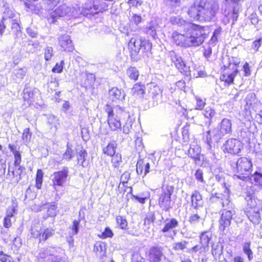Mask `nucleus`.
Instances as JSON below:
<instances>
[{
  "mask_svg": "<svg viewBox=\"0 0 262 262\" xmlns=\"http://www.w3.org/2000/svg\"><path fill=\"white\" fill-rule=\"evenodd\" d=\"M160 92V89L158 86L153 83L150 84L149 93L153 98L159 95Z\"/></svg>",
  "mask_w": 262,
  "mask_h": 262,
  "instance_id": "obj_42",
  "label": "nucleus"
},
{
  "mask_svg": "<svg viewBox=\"0 0 262 262\" xmlns=\"http://www.w3.org/2000/svg\"><path fill=\"white\" fill-rule=\"evenodd\" d=\"M87 156L86 151L84 149H81L78 156V164L82 166H84L83 164L85 161V157Z\"/></svg>",
  "mask_w": 262,
  "mask_h": 262,
  "instance_id": "obj_45",
  "label": "nucleus"
},
{
  "mask_svg": "<svg viewBox=\"0 0 262 262\" xmlns=\"http://www.w3.org/2000/svg\"><path fill=\"white\" fill-rule=\"evenodd\" d=\"M136 166V171L138 174H144L143 177H145L149 172L150 164L142 159L138 160Z\"/></svg>",
  "mask_w": 262,
  "mask_h": 262,
  "instance_id": "obj_17",
  "label": "nucleus"
},
{
  "mask_svg": "<svg viewBox=\"0 0 262 262\" xmlns=\"http://www.w3.org/2000/svg\"><path fill=\"white\" fill-rule=\"evenodd\" d=\"M41 233V228L39 223L34 224V226L32 227L31 234L34 237L37 238L40 236Z\"/></svg>",
  "mask_w": 262,
  "mask_h": 262,
  "instance_id": "obj_33",
  "label": "nucleus"
},
{
  "mask_svg": "<svg viewBox=\"0 0 262 262\" xmlns=\"http://www.w3.org/2000/svg\"><path fill=\"white\" fill-rule=\"evenodd\" d=\"M116 220L117 225L122 229H126L127 227V222L126 219L120 215H118L116 217Z\"/></svg>",
  "mask_w": 262,
  "mask_h": 262,
  "instance_id": "obj_36",
  "label": "nucleus"
},
{
  "mask_svg": "<svg viewBox=\"0 0 262 262\" xmlns=\"http://www.w3.org/2000/svg\"><path fill=\"white\" fill-rule=\"evenodd\" d=\"M17 167L18 168L17 169H15V171H12V174L14 176H18V179L17 181H19L20 179V175L23 172V170L25 169V167L21 166H18Z\"/></svg>",
  "mask_w": 262,
  "mask_h": 262,
  "instance_id": "obj_63",
  "label": "nucleus"
},
{
  "mask_svg": "<svg viewBox=\"0 0 262 262\" xmlns=\"http://www.w3.org/2000/svg\"><path fill=\"white\" fill-rule=\"evenodd\" d=\"M252 167L251 161L246 157H241L236 163V170L237 174L233 176L234 179H239L243 181L249 179V174Z\"/></svg>",
  "mask_w": 262,
  "mask_h": 262,
  "instance_id": "obj_4",
  "label": "nucleus"
},
{
  "mask_svg": "<svg viewBox=\"0 0 262 262\" xmlns=\"http://www.w3.org/2000/svg\"><path fill=\"white\" fill-rule=\"evenodd\" d=\"M17 205L15 203H13L12 205L9 207L7 209L6 212V216L9 217H12L13 216V213H14L16 211V207Z\"/></svg>",
  "mask_w": 262,
  "mask_h": 262,
  "instance_id": "obj_53",
  "label": "nucleus"
},
{
  "mask_svg": "<svg viewBox=\"0 0 262 262\" xmlns=\"http://www.w3.org/2000/svg\"><path fill=\"white\" fill-rule=\"evenodd\" d=\"M105 111L107 114V123L113 131L121 129V120L129 119L130 118L129 113L118 105L112 108L106 104Z\"/></svg>",
  "mask_w": 262,
  "mask_h": 262,
  "instance_id": "obj_1",
  "label": "nucleus"
},
{
  "mask_svg": "<svg viewBox=\"0 0 262 262\" xmlns=\"http://www.w3.org/2000/svg\"><path fill=\"white\" fill-rule=\"evenodd\" d=\"M173 190V187L170 185H167L162 188V192L159 199V205L165 211H169L172 207L171 195Z\"/></svg>",
  "mask_w": 262,
  "mask_h": 262,
  "instance_id": "obj_5",
  "label": "nucleus"
},
{
  "mask_svg": "<svg viewBox=\"0 0 262 262\" xmlns=\"http://www.w3.org/2000/svg\"><path fill=\"white\" fill-rule=\"evenodd\" d=\"M74 157V151L70 147L69 145H67V148L66 152L63 155V158L67 160H70Z\"/></svg>",
  "mask_w": 262,
  "mask_h": 262,
  "instance_id": "obj_46",
  "label": "nucleus"
},
{
  "mask_svg": "<svg viewBox=\"0 0 262 262\" xmlns=\"http://www.w3.org/2000/svg\"><path fill=\"white\" fill-rule=\"evenodd\" d=\"M0 11L3 12V16H14L15 14L13 9L4 4L3 0H0Z\"/></svg>",
  "mask_w": 262,
  "mask_h": 262,
  "instance_id": "obj_26",
  "label": "nucleus"
},
{
  "mask_svg": "<svg viewBox=\"0 0 262 262\" xmlns=\"http://www.w3.org/2000/svg\"><path fill=\"white\" fill-rule=\"evenodd\" d=\"M196 105L195 109L198 110H202L206 104V99L201 98L199 97H195Z\"/></svg>",
  "mask_w": 262,
  "mask_h": 262,
  "instance_id": "obj_43",
  "label": "nucleus"
},
{
  "mask_svg": "<svg viewBox=\"0 0 262 262\" xmlns=\"http://www.w3.org/2000/svg\"><path fill=\"white\" fill-rule=\"evenodd\" d=\"M210 237L207 232H203L200 235V244L208 250Z\"/></svg>",
  "mask_w": 262,
  "mask_h": 262,
  "instance_id": "obj_34",
  "label": "nucleus"
},
{
  "mask_svg": "<svg viewBox=\"0 0 262 262\" xmlns=\"http://www.w3.org/2000/svg\"><path fill=\"white\" fill-rule=\"evenodd\" d=\"M201 148L197 145L191 146L188 150V156L195 162L200 161Z\"/></svg>",
  "mask_w": 262,
  "mask_h": 262,
  "instance_id": "obj_23",
  "label": "nucleus"
},
{
  "mask_svg": "<svg viewBox=\"0 0 262 262\" xmlns=\"http://www.w3.org/2000/svg\"><path fill=\"white\" fill-rule=\"evenodd\" d=\"M31 137V134L30 133V129L29 128H26L24 129L23 134V139L25 142H28Z\"/></svg>",
  "mask_w": 262,
  "mask_h": 262,
  "instance_id": "obj_57",
  "label": "nucleus"
},
{
  "mask_svg": "<svg viewBox=\"0 0 262 262\" xmlns=\"http://www.w3.org/2000/svg\"><path fill=\"white\" fill-rule=\"evenodd\" d=\"M57 207L55 203H48L42 204L41 206H40V209H39V210H41L42 208H47V214L48 216H55L56 215L57 213Z\"/></svg>",
  "mask_w": 262,
  "mask_h": 262,
  "instance_id": "obj_24",
  "label": "nucleus"
},
{
  "mask_svg": "<svg viewBox=\"0 0 262 262\" xmlns=\"http://www.w3.org/2000/svg\"><path fill=\"white\" fill-rule=\"evenodd\" d=\"M46 262H66L64 259L61 258V257L54 256V255L51 257V258H48V261Z\"/></svg>",
  "mask_w": 262,
  "mask_h": 262,
  "instance_id": "obj_64",
  "label": "nucleus"
},
{
  "mask_svg": "<svg viewBox=\"0 0 262 262\" xmlns=\"http://www.w3.org/2000/svg\"><path fill=\"white\" fill-rule=\"evenodd\" d=\"M70 12L71 9L66 5H63L56 8L51 13L50 16H65L69 15V13Z\"/></svg>",
  "mask_w": 262,
  "mask_h": 262,
  "instance_id": "obj_20",
  "label": "nucleus"
},
{
  "mask_svg": "<svg viewBox=\"0 0 262 262\" xmlns=\"http://www.w3.org/2000/svg\"><path fill=\"white\" fill-rule=\"evenodd\" d=\"M56 252V250L54 247H49L46 249H42L40 250L39 256L41 258L47 259L46 261H48V258L53 256Z\"/></svg>",
  "mask_w": 262,
  "mask_h": 262,
  "instance_id": "obj_25",
  "label": "nucleus"
},
{
  "mask_svg": "<svg viewBox=\"0 0 262 262\" xmlns=\"http://www.w3.org/2000/svg\"><path fill=\"white\" fill-rule=\"evenodd\" d=\"M254 181L262 187V173L256 172L254 173Z\"/></svg>",
  "mask_w": 262,
  "mask_h": 262,
  "instance_id": "obj_59",
  "label": "nucleus"
},
{
  "mask_svg": "<svg viewBox=\"0 0 262 262\" xmlns=\"http://www.w3.org/2000/svg\"><path fill=\"white\" fill-rule=\"evenodd\" d=\"M54 233V230L53 229L49 228L46 229L42 234L41 238H40V241H41V239L46 241L49 237L52 236Z\"/></svg>",
  "mask_w": 262,
  "mask_h": 262,
  "instance_id": "obj_49",
  "label": "nucleus"
},
{
  "mask_svg": "<svg viewBox=\"0 0 262 262\" xmlns=\"http://www.w3.org/2000/svg\"><path fill=\"white\" fill-rule=\"evenodd\" d=\"M215 114V111L210 107H207L205 108L204 115L207 118L211 119Z\"/></svg>",
  "mask_w": 262,
  "mask_h": 262,
  "instance_id": "obj_50",
  "label": "nucleus"
},
{
  "mask_svg": "<svg viewBox=\"0 0 262 262\" xmlns=\"http://www.w3.org/2000/svg\"><path fill=\"white\" fill-rule=\"evenodd\" d=\"M131 92L135 96L142 97L145 93V86L140 83H136L132 89Z\"/></svg>",
  "mask_w": 262,
  "mask_h": 262,
  "instance_id": "obj_28",
  "label": "nucleus"
},
{
  "mask_svg": "<svg viewBox=\"0 0 262 262\" xmlns=\"http://www.w3.org/2000/svg\"><path fill=\"white\" fill-rule=\"evenodd\" d=\"M232 71H229V69L225 70L223 74L221 77V79L228 84L233 83L234 77L238 72L237 68H232Z\"/></svg>",
  "mask_w": 262,
  "mask_h": 262,
  "instance_id": "obj_15",
  "label": "nucleus"
},
{
  "mask_svg": "<svg viewBox=\"0 0 262 262\" xmlns=\"http://www.w3.org/2000/svg\"><path fill=\"white\" fill-rule=\"evenodd\" d=\"M142 42L143 41L140 38L133 37L130 39L128 42V47L135 53H137L141 50Z\"/></svg>",
  "mask_w": 262,
  "mask_h": 262,
  "instance_id": "obj_21",
  "label": "nucleus"
},
{
  "mask_svg": "<svg viewBox=\"0 0 262 262\" xmlns=\"http://www.w3.org/2000/svg\"><path fill=\"white\" fill-rule=\"evenodd\" d=\"M218 7L217 0H196L189 9L188 13L191 16L208 15L214 16Z\"/></svg>",
  "mask_w": 262,
  "mask_h": 262,
  "instance_id": "obj_2",
  "label": "nucleus"
},
{
  "mask_svg": "<svg viewBox=\"0 0 262 262\" xmlns=\"http://www.w3.org/2000/svg\"><path fill=\"white\" fill-rule=\"evenodd\" d=\"M53 54V49L52 47L48 46L45 49L44 58L46 61L50 60Z\"/></svg>",
  "mask_w": 262,
  "mask_h": 262,
  "instance_id": "obj_40",
  "label": "nucleus"
},
{
  "mask_svg": "<svg viewBox=\"0 0 262 262\" xmlns=\"http://www.w3.org/2000/svg\"><path fill=\"white\" fill-rule=\"evenodd\" d=\"M208 251V250L203 247L202 245H195L191 249H189L188 252L189 253L193 254V253H196L198 252L199 253L201 254L203 253H205Z\"/></svg>",
  "mask_w": 262,
  "mask_h": 262,
  "instance_id": "obj_37",
  "label": "nucleus"
},
{
  "mask_svg": "<svg viewBox=\"0 0 262 262\" xmlns=\"http://www.w3.org/2000/svg\"><path fill=\"white\" fill-rule=\"evenodd\" d=\"M117 144L116 142L113 141L103 149V152L109 156H113L115 154Z\"/></svg>",
  "mask_w": 262,
  "mask_h": 262,
  "instance_id": "obj_29",
  "label": "nucleus"
},
{
  "mask_svg": "<svg viewBox=\"0 0 262 262\" xmlns=\"http://www.w3.org/2000/svg\"><path fill=\"white\" fill-rule=\"evenodd\" d=\"M68 175L69 171L67 167H64L61 171L55 172L51 175V180L56 190H57L56 186L63 187L67 181Z\"/></svg>",
  "mask_w": 262,
  "mask_h": 262,
  "instance_id": "obj_9",
  "label": "nucleus"
},
{
  "mask_svg": "<svg viewBox=\"0 0 262 262\" xmlns=\"http://www.w3.org/2000/svg\"><path fill=\"white\" fill-rule=\"evenodd\" d=\"M186 32L190 47L200 46L208 37V35L205 31V27L193 23L189 25Z\"/></svg>",
  "mask_w": 262,
  "mask_h": 262,
  "instance_id": "obj_3",
  "label": "nucleus"
},
{
  "mask_svg": "<svg viewBox=\"0 0 262 262\" xmlns=\"http://www.w3.org/2000/svg\"><path fill=\"white\" fill-rule=\"evenodd\" d=\"M235 213L234 209L230 210L224 209L222 213L221 219L219 223V229L220 231L225 232L229 230V226L231 224V221L232 219V215Z\"/></svg>",
  "mask_w": 262,
  "mask_h": 262,
  "instance_id": "obj_8",
  "label": "nucleus"
},
{
  "mask_svg": "<svg viewBox=\"0 0 262 262\" xmlns=\"http://www.w3.org/2000/svg\"><path fill=\"white\" fill-rule=\"evenodd\" d=\"M243 146L241 142L235 139H228L223 145L224 152L231 154H237L240 151Z\"/></svg>",
  "mask_w": 262,
  "mask_h": 262,
  "instance_id": "obj_10",
  "label": "nucleus"
},
{
  "mask_svg": "<svg viewBox=\"0 0 262 262\" xmlns=\"http://www.w3.org/2000/svg\"><path fill=\"white\" fill-rule=\"evenodd\" d=\"M80 221L74 220L71 228L73 234H77L78 232Z\"/></svg>",
  "mask_w": 262,
  "mask_h": 262,
  "instance_id": "obj_60",
  "label": "nucleus"
},
{
  "mask_svg": "<svg viewBox=\"0 0 262 262\" xmlns=\"http://www.w3.org/2000/svg\"><path fill=\"white\" fill-rule=\"evenodd\" d=\"M27 69L26 67L15 69L12 73V77L14 80H21L26 76Z\"/></svg>",
  "mask_w": 262,
  "mask_h": 262,
  "instance_id": "obj_27",
  "label": "nucleus"
},
{
  "mask_svg": "<svg viewBox=\"0 0 262 262\" xmlns=\"http://www.w3.org/2000/svg\"><path fill=\"white\" fill-rule=\"evenodd\" d=\"M13 155L14 156V166L17 167L18 166H20V164L21 161V157L20 154L18 151H14L13 152Z\"/></svg>",
  "mask_w": 262,
  "mask_h": 262,
  "instance_id": "obj_54",
  "label": "nucleus"
},
{
  "mask_svg": "<svg viewBox=\"0 0 262 262\" xmlns=\"http://www.w3.org/2000/svg\"><path fill=\"white\" fill-rule=\"evenodd\" d=\"M179 225V222L175 218L167 219L165 221V225L161 230L163 233H166L170 230L176 228Z\"/></svg>",
  "mask_w": 262,
  "mask_h": 262,
  "instance_id": "obj_22",
  "label": "nucleus"
},
{
  "mask_svg": "<svg viewBox=\"0 0 262 262\" xmlns=\"http://www.w3.org/2000/svg\"><path fill=\"white\" fill-rule=\"evenodd\" d=\"M171 21L173 24H176L178 26H184L185 29L186 30L189 27V25L192 24L185 20L182 17H173V19L171 20Z\"/></svg>",
  "mask_w": 262,
  "mask_h": 262,
  "instance_id": "obj_30",
  "label": "nucleus"
},
{
  "mask_svg": "<svg viewBox=\"0 0 262 262\" xmlns=\"http://www.w3.org/2000/svg\"><path fill=\"white\" fill-rule=\"evenodd\" d=\"M129 119H126L125 121H126L125 123L123 125L122 128V132L125 134H128L132 128V123L130 121L128 120Z\"/></svg>",
  "mask_w": 262,
  "mask_h": 262,
  "instance_id": "obj_52",
  "label": "nucleus"
},
{
  "mask_svg": "<svg viewBox=\"0 0 262 262\" xmlns=\"http://www.w3.org/2000/svg\"><path fill=\"white\" fill-rule=\"evenodd\" d=\"M188 242L185 241L174 243L172 245V249L176 251L183 250L186 248Z\"/></svg>",
  "mask_w": 262,
  "mask_h": 262,
  "instance_id": "obj_39",
  "label": "nucleus"
},
{
  "mask_svg": "<svg viewBox=\"0 0 262 262\" xmlns=\"http://www.w3.org/2000/svg\"><path fill=\"white\" fill-rule=\"evenodd\" d=\"M231 120L227 118H224L221 123L220 130L217 128H215L212 132L208 131L207 134L208 135L212 134V135H210L211 136L213 135L220 139L225 135L231 132Z\"/></svg>",
  "mask_w": 262,
  "mask_h": 262,
  "instance_id": "obj_7",
  "label": "nucleus"
},
{
  "mask_svg": "<svg viewBox=\"0 0 262 262\" xmlns=\"http://www.w3.org/2000/svg\"><path fill=\"white\" fill-rule=\"evenodd\" d=\"M146 32L147 34L150 35L151 37L155 38L157 33L156 30V26L153 24H150L146 29Z\"/></svg>",
  "mask_w": 262,
  "mask_h": 262,
  "instance_id": "obj_51",
  "label": "nucleus"
},
{
  "mask_svg": "<svg viewBox=\"0 0 262 262\" xmlns=\"http://www.w3.org/2000/svg\"><path fill=\"white\" fill-rule=\"evenodd\" d=\"M11 28L12 29H14L16 30V33L15 36L16 37H18L20 35H21V32L20 29V27L19 24L15 22H12V25H11Z\"/></svg>",
  "mask_w": 262,
  "mask_h": 262,
  "instance_id": "obj_58",
  "label": "nucleus"
},
{
  "mask_svg": "<svg viewBox=\"0 0 262 262\" xmlns=\"http://www.w3.org/2000/svg\"><path fill=\"white\" fill-rule=\"evenodd\" d=\"M141 48L143 52L149 51L151 49V43L148 41L143 40Z\"/></svg>",
  "mask_w": 262,
  "mask_h": 262,
  "instance_id": "obj_55",
  "label": "nucleus"
},
{
  "mask_svg": "<svg viewBox=\"0 0 262 262\" xmlns=\"http://www.w3.org/2000/svg\"><path fill=\"white\" fill-rule=\"evenodd\" d=\"M113 236V233L112 231L107 227L105 228L104 231L102 233L101 237L102 238H106L107 237H112Z\"/></svg>",
  "mask_w": 262,
  "mask_h": 262,
  "instance_id": "obj_62",
  "label": "nucleus"
},
{
  "mask_svg": "<svg viewBox=\"0 0 262 262\" xmlns=\"http://www.w3.org/2000/svg\"><path fill=\"white\" fill-rule=\"evenodd\" d=\"M218 195L222 199L221 201V206L222 207H228L230 208L232 207V203H231L230 191L228 188L225 187L224 193H218Z\"/></svg>",
  "mask_w": 262,
  "mask_h": 262,
  "instance_id": "obj_18",
  "label": "nucleus"
},
{
  "mask_svg": "<svg viewBox=\"0 0 262 262\" xmlns=\"http://www.w3.org/2000/svg\"><path fill=\"white\" fill-rule=\"evenodd\" d=\"M223 248V246L219 243L213 244L212 246V254L213 256L219 257L222 254Z\"/></svg>",
  "mask_w": 262,
  "mask_h": 262,
  "instance_id": "obj_31",
  "label": "nucleus"
},
{
  "mask_svg": "<svg viewBox=\"0 0 262 262\" xmlns=\"http://www.w3.org/2000/svg\"><path fill=\"white\" fill-rule=\"evenodd\" d=\"M247 202V207L245 208V213L251 222L257 224L260 222L261 217L258 209L255 207V200L250 198Z\"/></svg>",
  "mask_w": 262,
  "mask_h": 262,
  "instance_id": "obj_6",
  "label": "nucleus"
},
{
  "mask_svg": "<svg viewBox=\"0 0 262 262\" xmlns=\"http://www.w3.org/2000/svg\"><path fill=\"white\" fill-rule=\"evenodd\" d=\"M59 43L60 47L67 52H73L74 50V46L69 35L64 34L61 35L59 38Z\"/></svg>",
  "mask_w": 262,
  "mask_h": 262,
  "instance_id": "obj_14",
  "label": "nucleus"
},
{
  "mask_svg": "<svg viewBox=\"0 0 262 262\" xmlns=\"http://www.w3.org/2000/svg\"><path fill=\"white\" fill-rule=\"evenodd\" d=\"M110 98L112 101L117 102L124 99L125 94L123 91L117 88H113L109 91Z\"/></svg>",
  "mask_w": 262,
  "mask_h": 262,
  "instance_id": "obj_16",
  "label": "nucleus"
},
{
  "mask_svg": "<svg viewBox=\"0 0 262 262\" xmlns=\"http://www.w3.org/2000/svg\"><path fill=\"white\" fill-rule=\"evenodd\" d=\"M112 159V163L114 167H118L122 162V157L120 154L117 153L115 154Z\"/></svg>",
  "mask_w": 262,
  "mask_h": 262,
  "instance_id": "obj_44",
  "label": "nucleus"
},
{
  "mask_svg": "<svg viewBox=\"0 0 262 262\" xmlns=\"http://www.w3.org/2000/svg\"><path fill=\"white\" fill-rule=\"evenodd\" d=\"M172 38L174 42L177 45L184 47H190V43L187 32L181 34L178 32L172 33Z\"/></svg>",
  "mask_w": 262,
  "mask_h": 262,
  "instance_id": "obj_12",
  "label": "nucleus"
},
{
  "mask_svg": "<svg viewBox=\"0 0 262 262\" xmlns=\"http://www.w3.org/2000/svg\"><path fill=\"white\" fill-rule=\"evenodd\" d=\"M155 220V217L153 212H149L147 215L144 220V226L147 225H151V224L154 223Z\"/></svg>",
  "mask_w": 262,
  "mask_h": 262,
  "instance_id": "obj_47",
  "label": "nucleus"
},
{
  "mask_svg": "<svg viewBox=\"0 0 262 262\" xmlns=\"http://www.w3.org/2000/svg\"><path fill=\"white\" fill-rule=\"evenodd\" d=\"M191 205L194 208L202 207L204 204L202 196L200 192L197 190H195L192 192L191 196Z\"/></svg>",
  "mask_w": 262,
  "mask_h": 262,
  "instance_id": "obj_19",
  "label": "nucleus"
},
{
  "mask_svg": "<svg viewBox=\"0 0 262 262\" xmlns=\"http://www.w3.org/2000/svg\"><path fill=\"white\" fill-rule=\"evenodd\" d=\"M244 252L247 255L248 259L251 260L253 258V252L250 249V243L246 242L243 246Z\"/></svg>",
  "mask_w": 262,
  "mask_h": 262,
  "instance_id": "obj_38",
  "label": "nucleus"
},
{
  "mask_svg": "<svg viewBox=\"0 0 262 262\" xmlns=\"http://www.w3.org/2000/svg\"><path fill=\"white\" fill-rule=\"evenodd\" d=\"M64 61L61 60L60 63H57L53 68L52 71L55 73H60L62 71Z\"/></svg>",
  "mask_w": 262,
  "mask_h": 262,
  "instance_id": "obj_56",
  "label": "nucleus"
},
{
  "mask_svg": "<svg viewBox=\"0 0 262 262\" xmlns=\"http://www.w3.org/2000/svg\"><path fill=\"white\" fill-rule=\"evenodd\" d=\"M209 201L212 203H216L221 205V201L222 199L218 195V193H215L214 195H211Z\"/></svg>",
  "mask_w": 262,
  "mask_h": 262,
  "instance_id": "obj_61",
  "label": "nucleus"
},
{
  "mask_svg": "<svg viewBox=\"0 0 262 262\" xmlns=\"http://www.w3.org/2000/svg\"><path fill=\"white\" fill-rule=\"evenodd\" d=\"M127 76L132 80H136L139 75L138 71L135 67H130L126 71Z\"/></svg>",
  "mask_w": 262,
  "mask_h": 262,
  "instance_id": "obj_32",
  "label": "nucleus"
},
{
  "mask_svg": "<svg viewBox=\"0 0 262 262\" xmlns=\"http://www.w3.org/2000/svg\"><path fill=\"white\" fill-rule=\"evenodd\" d=\"M47 123L50 126L51 129L56 130L58 123L57 119L53 115H50L48 118Z\"/></svg>",
  "mask_w": 262,
  "mask_h": 262,
  "instance_id": "obj_35",
  "label": "nucleus"
},
{
  "mask_svg": "<svg viewBox=\"0 0 262 262\" xmlns=\"http://www.w3.org/2000/svg\"><path fill=\"white\" fill-rule=\"evenodd\" d=\"M202 219L201 216L198 213L191 214L189 217V222L190 224L195 225L199 223Z\"/></svg>",
  "mask_w": 262,
  "mask_h": 262,
  "instance_id": "obj_48",
  "label": "nucleus"
},
{
  "mask_svg": "<svg viewBox=\"0 0 262 262\" xmlns=\"http://www.w3.org/2000/svg\"><path fill=\"white\" fill-rule=\"evenodd\" d=\"M43 172L41 169H38L36 177V187L40 189L42 182Z\"/></svg>",
  "mask_w": 262,
  "mask_h": 262,
  "instance_id": "obj_41",
  "label": "nucleus"
},
{
  "mask_svg": "<svg viewBox=\"0 0 262 262\" xmlns=\"http://www.w3.org/2000/svg\"><path fill=\"white\" fill-rule=\"evenodd\" d=\"M163 257V249L161 247L154 246L150 248L148 255L150 262H160Z\"/></svg>",
  "mask_w": 262,
  "mask_h": 262,
  "instance_id": "obj_11",
  "label": "nucleus"
},
{
  "mask_svg": "<svg viewBox=\"0 0 262 262\" xmlns=\"http://www.w3.org/2000/svg\"><path fill=\"white\" fill-rule=\"evenodd\" d=\"M170 57L171 61L174 64L176 68L182 73L186 72L188 67L186 66L182 58L173 52H170Z\"/></svg>",
  "mask_w": 262,
  "mask_h": 262,
  "instance_id": "obj_13",
  "label": "nucleus"
}]
</instances>
